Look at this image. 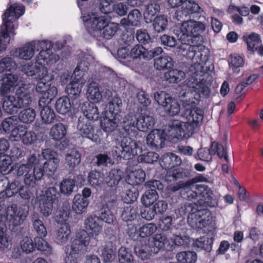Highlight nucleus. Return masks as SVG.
Segmentation results:
<instances>
[{
    "label": "nucleus",
    "instance_id": "obj_47",
    "mask_svg": "<svg viewBox=\"0 0 263 263\" xmlns=\"http://www.w3.org/2000/svg\"><path fill=\"white\" fill-rule=\"evenodd\" d=\"M35 110L30 107L22 110L18 114L19 120L25 124H29L32 122L35 118Z\"/></svg>",
    "mask_w": 263,
    "mask_h": 263
},
{
    "label": "nucleus",
    "instance_id": "obj_40",
    "mask_svg": "<svg viewBox=\"0 0 263 263\" xmlns=\"http://www.w3.org/2000/svg\"><path fill=\"white\" fill-rule=\"evenodd\" d=\"M71 107V105L68 97H60L56 101L55 108L59 114H66L70 110Z\"/></svg>",
    "mask_w": 263,
    "mask_h": 263
},
{
    "label": "nucleus",
    "instance_id": "obj_36",
    "mask_svg": "<svg viewBox=\"0 0 263 263\" xmlns=\"http://www.w3.org/2000/svg\"><path fill=\"white\" fill-rule=\"evenodd\" d=\"M147 50L142 45L137 44L134 46L130 50V60H128L127 65L129 67H133V64L132 61L134 60L143 59L145 60V55L146 54Z\"/></svg>",
    "mask_w": 263,
    "mask_h": 263
},
{
    "label": "nucleus",
    "instance_id": "obj_58",
    "mask_svg": "<svg viewBox=\"0 0 263 263\" xmlns=\"http://www.w3.org/2000/svg\"><path fill=\"white\" fill-rule=\"evenodd\" d=\"M27 128L25 125L22 124L16 125L11 132L10 139L15 141L22 140Z\"/></svg>",
    "mask_w": 263,
    "mask_h": 263
},
{
    "label": "nucleus",
    "instance_id": "obj_22",
    "mask_svg": "<svg viewBox=\"0 0 263 263\" xmlns=\"http://www.w3.org/2000/svg\"><path fill=\"white\" fill-rule=\"evenodd\" d=\"M17 77L11 73L6 74L0 80V94L3 96H9L8 94L16 87Z\"/></svg>",
    "mask_w": 263,
    "mask_h": 263
},
{
    "label": "nucleus",
    "instance_id": "obj_20",
    "mask_svg": "<svg viewBox=\"0 0 263 263\" xmlns=\"http://www.w3.org/2000/svg\"><path fill=\"white\" fill-rule=\"evenodd\" d=\"M165 135L163 130L153 129L147 136L146 143L151 148H162L165 140Z\"/></svg>",
    "mask_w": 263,
    "mask_h": 263
},
{
    "label": "nucleus",
    "instance_id": "obj_49",
    "mask_svg": "<svg viewBox=\"0 0 263 263\" xmlns=\"http://www.w3.org/2000/svg\"><path fill=\"white\" fill-rule=\"evenodd\" d=\"M48 104L45 103V105H39L41 107H42L41 110V116L45 123L52 122L55 118V112L53 109L47 105Z\"/></svg>",
    "mask_w": 263,
    "mask_h": 263
},
{
    "label": "nucleus",
    "instance_id": "obj_35",
    "mask_svg": "<svg viewBox=\"0 0 263 263\" xmlns=\"http://www.w3.org/2000/svg\"><path fill=\"white\" fill-rule=\"evenodd\" d=\"M122 105L121 100L119 98H115L107 105L106 116L119 118V113L121 111Z\"/></svg>",
    "mask_w": 263,
    "mask_h": 263
},
{
    "label": "nucleus",
    "instance_id": "obj_10",
    "mask_svg": "<svg viewBox=\"0 0 263 263\" xmlns=\"http://www.w3.org/2000/svg\"><path fill=\"white\" fill-rule=\"evenodd\" d=\"M211 213L207 210L199 209L188 216L189 225L194 229L199 230L206 228L212 222Z\"/></svg>",
    "mask_w": 263,
    "mask_h": 263
},
{
    "label": "nucleus",
    "instance_id": "obj_9",
    "mask_svg": "<svg viewBox=\"0 0 263 263\" xmlns=\"http://www.w3.org/2000/svg\"><path fill=\"white\" fill-rule=\"evenodd\" d=\"M5 214L6 215L4 216L3 218L10 226H18L25 221L28 212L25 208L13 203L7 207Z\"/></svg>",
    "mask_w": 263,
    "mask_h": 263
},
{
    "label": "nucleus",
    "instance_id": "obj_34",
    "mask_svg": "<svg viewBox=\"0 0 263 263\" xmlns=\"http://www.w3.org/2000/svg\"><path fill=\"white\" fill-rule=\"evenodd\" d=\"M119 121L117 117L106 116L101 121V127L105 132L111 133L118 126Z\"/></svg>",
    "mask_w": 263,
    "mask_h": 263
},
{
    "label": "nucleus",
    "instance_id": "obj_43",
    "mask_svg": "<svg viewBox=\"0 0 263 263\" xmlns=\"http://www.w3.org/2000/svg\"><path fill=\"white\" fill-rule=\"evenodd\" d=\"M185 77V73L181 70L172 69L166 72L163 79L170 83H177Z\"/></svg>",
    "mask_w": 263,
    "mask_h": 263
},
{
    "label": "nucleus",
    "instance_id": "obj_57",
    "mask_svg": "<svg viewBox=\"0 0 263 263\" xmlns=\"http://www.w3.org/2000/svg\"><path fill=\"white\" fill-rule=\"evenodd\" d=\"M160 10V6L156 3L147 5L144 12V18L147 23L152 21L151 17L154 16Z\"/></svg>",
    "mask_w": 263,
    "mask_h": 263
},
{
    "label": "nucleus",
    "instance_id": "obj_30",
    "mask_svg": "<svg viewBox=\"0 0 263 263\" xmlns=\"http://www.w3.org/2000/svg\"><path fill=\"white\" fill-rule=\"evenodd\" d=\"M67 131V126L63 123H59L51 127L49 132V135L55 141H60L65 137Z\"/></svg>",
    "mask_w": 263,
    "mask_h": 263
},
{
    "label": "nucleus",
    "instance_id": "obj_17",
    "mask_svg": "<svg viewBox=\"0 0 263 263\" xmlns=\"http://www.w3.org/2000/svg\"><path fill=\"white\" fill-rule=\"evenodd\" d=\"M49 43L47 45L46 47L40 48L41 50L39 53L37 55L35 60L37 63L40 66H45V64L51 65L55 63L59 60V56L52 52L51 50L52 44L50 42L43 40Z\"/></svg>",
    "mask_w": 263,
    "mask_h": 263
},
{
    "label": "nucleus",
    "instance_id": "obj_42",
    "mask_svg": "<svg viewBox=\"0 0 263 263\" xmlns=\"http://www.w3.org/2000/svg\"><path fill=\"white\" fill-rule=\"evenodd\" d=\"M123 175V172L120 170L112 169L108 174L105 178V182L109 186L117 185L121 180Z\"/></svg>",
    "mask_w": 263,
    "mask_h": 263
},
{
    "label": "nucleus",
    "instance_id": "obj_13",
    "mask_svg": "<svg viewBox=\"0 0 263 263\" xmlns=\"http://www.w3.org/2000/svg\"><path fill=\"white\" fill-rule=\"evenodd\" d=\"M47 45H49V43L44 41H33L26 44L22 47L16 49L12 54L21 59L29 60L35 51L40 50V47H46Z\"/></svg>",
    "mask_w": 263,
    "mask_h": 263
},
{
    "label": "nucleus",
    "instance_id": "obj_16",
    "mask_svg": "<svg viewBox=\"0 0 263 263\" xmlns=\"http://www.w3.org/2000/svg\"><path fill=\"white\" fill-rule=\"evenodd\" d=\"M21 70L28 76L37 75V77H41L45 78L46 80H53L54 76L52 74H49L48 69L45 66H40L37 62L32 61L23 65L22 66Z\"/></svg>",
    "mask_w": 263,
    "mask_h": 263
},
{
    "label": "nucleus",
    "instance_id": "obj_18",
    "mask_svg": "<svg viewBox=\"0 0 263 263\" xmlns=\"http://www.w3.org/2000/svg\"><path fill=\"white\" fill-rule=\"evenodd\" d=\"M203 9L194 1L185 0L181 7L176 11V18L180 21L190 15L194 13H201Z\"/></svg>",
    "mask_w": 263,
    "mask_h": 263
},
{
    "label": "nucleus",
    "instance_id": "obj_32",
    "mask_svg": "<svg viewBox=\"0 0 263 263\" xmlns=\"http://www.w3.org/2000/svg\"><path fill=\"white\" fill-rule=\"evenodd\" d=\"M145 179V173L142 169L135 170L128 173L126 181L128 184L133 185L142 183Z\"/></svg>",
    "mask_w": 263,
    "mask_h": 263
},
{
    "label": "nucleus",
    "instance_id": "obj_19",
    "mask_svg": "<svg viewBox=\"0 0 263 263\" xmlns=\"http://www.w3.org/2000/svg\"><path fill=\"white\" fill-rule=\"evenodd\" d=\"M84 226L87 233L92 236H97L103 230L102 224L99 216L90 215L84 221Z\"/></svg>",
    "mask_w": 263,
    "mask_h": 263
},
{
    "label": "nucleus",
    "instance_id": "obj_28",
    "mask_svg": "<svg viewBox=\"0 0 263 263\" xmlns=\"http://www.w3.org/2000/svg\"><path fill=\"white\" fill-rule=\"evenodd\" d=\"M180 158L173 153H166L162 157L160 164L165 169H171L179 165Z\"/></svg>",
    "mask_w": 263,
    "mask_h": 263
},
{
    "label": "nucleus",
    "instance_id": "obj_3",
    "mask_svg": "<svg viewBox=\"0 0 263 263\" xmlns=\"http://www.w3.org/2000/svg\"><path fill=\"white\" fill-rule=\"evenodd\" d=\"M24 11L23 5L15 4L10 6L3 15V24L0 27V51L6 49L9 43L10 35L15 34L13 22L22 15Z\"/></svg>",
    "mask_w": 263,
    "mask_h": 263
},
{
    "label": "nucleus",
    "instance_id": "obj_52",
    "mask_svg": "<svg viewBox=\"0 0 263 263\" xmlns=\"http://www.w3.org/2000/svg\"><path fill=\"white\" fill-rule=\"evenodd\" d=\"M82 85L81 83L74 82V81L70 82L66 87V92L68 96L71 98H77L81 92Z\"/></svg>",
    "mask_w": 263,
    "mask_h": 263
},
{
    "label": "nucleus",
    "instance_id": "obj_24",
    "mask_svg": "<svg viewBox=\"0 0 263 263\" xmlns=\"http://www.w3.org/2000/svg\"><path fill=\"white\" fill-rule=\"evenodd\" d=\"M22 185L18 180L9 182L7 179L0 180V192H5L7 197H11L18 193Z\"/></svg>",
    "mask_w": 263,
    "mask_h": 263
},
{
    "label": "nucleus",
    "instance_id": "obj_50",
    "mask_svg": "<svg viewBox=\"0 0 263 263\" xmlns=\"http://www.w3.org/2000/svg\"><path fill=\"white\" fill-rule=\"evenodd\" d=\"M16 67L17 65L16 63L11 57H5L0 61V73L5 71H13Z\"/></svg>",
    "mask_w": 263,
    "mask_h": 263
},
{
    "label": "nucleus",
    "instance_id": "obj_2",
    "mask_svg": "<svg viewBox=\"0 0 263 263\" xmlns=\"http://www.w3.org/2000/svg\"><path fill=\"white\" fill-rule=\"evenodd\" d=\"M181 116L187 121L183 122L179 120L171 121L166 129V134L177 139H187L194 133L195 129L202 123L203 111L198 108L183 106Z\"/></svg>",
    "mask_w": 263,
    "mask_h": 263
},
{
    "label": "nucleus",
    "instance_id": "obj_59",
    "mask_svg": "<svg viewBox=\"0 0 263 263\" xmlns=\"http://www.w3.org/2000/svg\"><path fill=\"white\" fill-rule=\"evenodd\" d=\"M60 160L59 159H54L53 160H49L44 163L43 172L44 171L48 175L51 176L54 174L59 165Z\"/></svg>",
    "mask_w": 263,
    "mask_h": 263
},
{
    "label": "nucleus",
    "instance_id": "obj_8",
    "mask_svg": "<svg viewBox=\"0 0 263 263\" xmlns=\"http://www.w3.org/2000/svg\"><path fill=\"white\" fill-rule=\"evenodd\" d=\"M40 80L36 86V90L38 93L42 94L39 101V105H45V103H50L58 94L57 87L52 85L53 80H47L45 78L38 77Z\"/></svg>",
    "mask_w": 263,
    "mask_h": 263
},
{
    "label": "nucleus",
    "instance_id": "obj_12",
    "mask_svg": "<svg viewBox=\"0 0 263 263\" xmlns=\"http://www.w3.org/2000/svg\"><path fill=\"white\" fill-rule=\"evenodd\" d=\"M83 21L89 33L99 40V33L108 22L106 16L98 15L95 14L83 16Z\"/></svg>",
    "mask_w": 263,
    "mask_h": 263
},
{
    "label": "nucleus",
    "instance_id": "obj_21",
    "mask_svg": "<svg viewBox=\"0 0 263 263\" xmlns=\"http://www.w3.org/2000/svg\"><path fill=\"white\" fill-rule=\"evenodd\" d=\"M82 181H84L83 176L80 174L73 176L72 178L70 176L64 178L60 184V192L65 196H69L73 192L76 182L79 181L81 183Z\"/></svg>",
    "mask_w": 263,
    "mask_h": 263
},
{
    "label": "nucleus",
    "instance_id": "obj_1",
    "mask_svg": "<svg viewBox=\"0 0 263 263\" xmlns=\"http://www.w3.org/2000/svg\"><path fill=\"white\" fill-rule=\"evenodd\" d=\"M205 30V25L201 22L193 20L183 21L180 24L176 25L174 32L178 40L183 46L187 47L186 55L189 59L194 61L198 70L195 71L187 83V89L182 90L179 93L180 99L184 101L194 98L198 99L201 95L208 96L210 89L206 83L205 75L201 71L202 65L199 58L202 53L199 51L203 40L202 33Z\"/></svg>",
    "mask_w": 263,
    "mask_h": 263
},
{
    "label": "nucleus",
    "instance_id": "obj_55",
    "mask_svg": "<svg viewBox=\"0 0 263 263\" xmlns=\"http://www.w3.org/2000/svg\"><path fill=\"white\" fill-rule=\"evenodd\" d=\"M17 124V118L16 116H11L5 118L1 123V126L5 133L12 132Z\"/></svg>",
    "mask_w": 263,
    "mask_h": 263
},
{
    "label": "nucleus",
    "instance_id": "obj_61",
    "mask_svg": "<svg viewBox=\"0 0 263 263\" xmlns=\"http://www.w3.org/2000/svg\"><path fill=\"white\" fill-rule=\"evenodd\" d=\"M159 155L155 152H149L140 155L138 161L141 163H153L159 159Z\"/></svg>",
    "mask_w": 263,
    "mask_h": 263
},
{
    "label": "nucleus",
    "instance_id": "obj_51",
    "mask_svg": "<svg viewBox=\"0 0 263 263\" xmlns=\"http://www.w3.org/2000/svg\"><path fill=\"white\" fill-rule=\"evenodd\" d=\"M168 21L164 15H160L155 17L153 21V26L157 32L164 31L167 28Z\"/></svg>",
    "mask_w": 263,
    "mask_h": 263
},
{
    "label": "nucleus",
    "instance_id": "obj_25",
    "mask_svg": "<svg viewBox=\"0 0 263 263\" xmlns=\"http://www.w3.org/2000/svg\"><path fill=\"white\" fill-rule=\"evenodd\" d=\"M43 176L42 168L34 166V168L24 177V182L28 187L33 188L37 185Z\"/></svg>",
    "mask_w": 263,
    "mask_h": 263
},
{
    "label": "nucleus",
    "instance_id": "obj_38",
    "mask_svg": "<svg viewBox=\"0 0 263 263\" xmlns=\"http://www.w3.org/2000/svg\"><path fill=\"white\" fill-rule=\"evenodd\" d=\"M119 29V24L108 22L105 26L99 33V37H102L106 40L112 39Z\"/></svg>",
    "mask_w": 263,
    "mask_h": 263
},
{
    "label": "nucleus",
    "instance_id": "obj_15",
    "mask_svg": "<svg viewBox=\"0 0 263 263\" xmlns=\"http://www.w3.org/2000/svg\"><path fill=\"white\" fill-rule=\"evenodd\" d=\"M90 240V237L89 234L85 231L82 230L77 234L71 245L65 247V249L72 253L73 252L74 254L81 255L87 251Z\"/></svg>",
    "mask_w": 263,
    "mask_h": 263
},
{
    "label": "nucleus",
    "instance_id": "obj_60",
    "mask_svg": "<svg viewBox=\"0 0 263 263\" xmlns=\"http://www.w3.org/2000/svg\"><path fill=\"white\" fill-rule=\"evenodd\" d=\"M120 263H134V259L130 252L125 247H121L118 251Z\"/></svg>",
    "mask_w": 263,
    "mask_h": 263
},
{
    "label": "nucleus",
    "instance_id": "obj_4",
    "mask_svg": "<svg viewBox=\"0 0 263 263\" xmlns=\"http://www.w3.org/2000/svg\"><path fill=\"white\" fill-rule=\"evenodd\" d=\"M121 124L127 135L136 137L139 130L145 132L152 128L155 124V120L152 116L145 114H141L139 117L130 114L125 116Z\"/></svg>",
    "mask_w": 263,
    "mask_h": 263
},
{
    "label": "nucleus",
    "instance_id": "obj_46",
    "mask_svg": "<svg viewBox=\"0 0 263 263\" xmlns=\"http://www.w3.org/2000/svg\"><path fill=\"white\" fill-rule=\"evenodd\" d=\"M87 93L88 99L94 102H99L102 99V93L99 90L98 85L95 82H92L89 85Z\"/></svg>",
    "mask_w": 263,
    "mask_h": 263
},
{
    "label": "nucleus",
    "instance_id": "obj_56",
    "mask_svg": "<svg viewBox=\"0 0 263 263\" xmlns=\"http://www.w3.org/2000/svg\"><path fill=\"white\" fill-rule=\"evenodd\" d=\"M157 230V226L153 223L145 224L140 227L138 230L139 235L142 238L150 236Z\"/></svg>",
    "mask_w": 263,
    "mask_h": 263
},
{
    "label": "nucleus",
    "instance_id": "obj_5",
    "mask_svg": "<svg viewBox=\"0 0 263 263\" xmlns=\"http://www.w3.org/2000/svg\"><path fill=\"white\" fill-rule=\"evenodd\" d=\"M32 99L24 87L16 89L15 96H6L2 99L3 108L9 114L17 112L18 109L28 107Z\"/></svg>",
    "mask_w": 263,
    "mask_h": 263
},
{
    "label": "nucleus",
    "instance_id": "obj_29",
    "mask_svg": "<svg viewBox=\"0 0 263 263\" xmlns=\"http://www.w3.org/2000/svg\"><path fill=\"white\" fill-rule=\"evenodd\" d=\"M81 109L85 117L83 118H87L88 120H96L99 118L98 109L94 103L85 102L83 104Z\"/></svg>",
    "mask_w": 263,
    "mask_h": 263
},
{
    "label": "nucleus",
    "instance_id": "obj_41",
    "mask_svg": "<svg viewBox=\"0 0 263 263\" xmlns=\"http://www.w3.org/2000/svg\"><path fill=\"white\" fill-rule=\"evenodd\" d=\"M138 216V209L136 205L129 204L124 208L121 217L124 221L134 220Z\"/></svg>",
    "mask_w": 263,
    "mask_h": 263
},
{
    "label": "nucleus",
    "instance_id": "obj_6",
    "mask_svg": "<svg viewBox=\"0 0 263 263\" xmlns=\"http://www.w3.org/2000/svg\"><path fill=\"white\" fill-rule=\"evenodd\" d=\"M119 205V201L115 195L105 196L99 211V218L108 224H114L116 220L114 212Z\"/></svg>",
    "mask_w": 263,
    "mask_h": 263
},
{
    "label": "nucleus",
    "instance_id": "obj_26",
    "mask_svg": "<svg viewBox=\"0 0 263 263\" xmlns=\"http://www.w3.org/2000/svg\"><path fill=\"white\" fill-rule=\"evenodd\" d=\"M195 189L197 193L202 197L200 199L204 203H206L211 206H214L216 203V198L213 194V192L206 185H197Z\"/></svg>",
    "mask_w": 263,
    "mask_h": 263
},
{
    "label": "nucleus",
    "instance_id": "obj_7",
    "mask_svg": "<svg viewBox=\"0 0 263 263\" xmlns=\"http://www.w3.org/2000/svg\"><path fill=\"white\" fill-rule=\"evenodd\" d=\"M138 143L130 138L124 137L121 141L113 147V156L117 158L129 159L137 155Z\"/></svg>",
    "mask_w": 263,
    "mask_h": 263
},
{
    "label": "nucleus",
    "instance_id": "obj_63",
    "mask_svg": "<svg viewBox=\"0 0 263 263\" xmlns=\"http://www.w3.org/2000/svg\"><path fill=\"white\" fill-rule=\"evenodd\" d=\"M43 237H37L34 239L35 246L39 250L44 252L45 254H50L52 251V248L49 244L45 240L43 239Z\"/></svg>",
    "mask_w": 263,
    "mask_h": 263
},
{
    "label": "nucleus",
    "instance_id": "obj_53",
    "mask_svg": "<svg viewBox=\"0 0 263 263\" xmlns=\"http://www.w3.org/2000/svg\"><path fill=\"white\" fill-rule=\"evenodd\" d=\"M213 241L212 238L202 237L196 240L194 242V245L199 249H203L207 252H210L212 249Z\"/></svg>",
    "mask_w": 263,
    "mask_h": 263
},
{
    "label": "nucleus",
    "instance_id": "obj_33",
    "mask_svg": "<svg viewBox=\"0 0 263 263\" xmlns=\"http://www.w3.org/2000/svg\"><path fill=\"white\" fill-rule=\"evenodd\" d=\"M89 65V62L85 60L80 61L74 69L73 74L71 75L72 81L79 82L83 85L85 81L82 79L84 72L86 70Z\"/></svg>",
    "mask_w": 263,
    "mask_h": 263
},
{
    "label": "nucleus",
    "instance_id": "obj_39",
    "mask_svg": "<svg viewBox=\"0 0 263 263\" xmlns=\"http://www.w3.org/2000/svg\"><path fill=\"white\" fill-rule=\"evenodd\" d=\"M88 204V201L81 194H77L73 199L72 210L78 214L83 213Z\"/></svg>",
    "mask_w": 263,
    "mask_h": 263
},
{
    "label": "nucleus",
    "instance_id": "obj_62",
    "mask_svg": "<svg viewBox=\"0 0 263 263\" xmlns=\"http://www.w3.org/2000/svg\"><path fill=\"white\" fill-rule=\"evenodd\" d=\"M3 230L0 229V250L7 252L11 248L12 242Z\"/></svg>",
    "mask_w": 263,
    "mask_h": 263
},
{
    "label": "nucleus",
    "instance_id": "obj_45",
    "mask_svg": "<svg viewBox=\"0 0 263 263\" xmlns=\"http://www.w3.org/2000/svg\"><path fill=\"white\" fill-rule=\"evenodd\" d=\"M173 66V59L167 55L160 57L155 60L154 66L158 70L170 68Z\"/></svg>",
    "mask_w": 263,
    "mask_h": 263
},
{
    "label": "nucleus",
    "instance_id": "obj_27",
    "mask_svg": "<svg viewBox=\"0 0 263 263\" xmlns=\"http://www.w3.org/2000/svg\"><path fill=\"white\" fill-rule=\"evenodd\" d=\"M71 231L70 226L67 223L61 224L55 231L54 234L55 240L59 244L63 245L69 239Z\"/></svg>",
    "mask_w": 263,
    "mask_h": 263
},
{
    "label": "nucleus",
    "instance_id": "obj_44",
    "mask_svg": "<svg viewBox=\"0 0 263 263\" xmlns=\"http://www.w3.org/2000/svg\"><path fill=\"white\" fill-rule=\"evenodd\" d=\"M176 258L178 263H195L197 256L193 251H182L176 254Z\"/></svg>",
    "mask_w": 263,
    "mask_h": 263
},
{
    "label": "nucleus",
    "instance_id": "obj_11",
    "mask_svg": "<svg viewBox=\"0 0 263 263\" xmlns=\"http://www.w3.org/2000/svg\"><path fill=\"white\" fill-rule=\"evenodd\" d=\"M77 129L79 134L82 137L88 138L96 143L100 142L101 130L95 128L88 119L79 118Z\"/></svg>",
    "mask_w": 263,
    "mask_h": 263
},
{
    "label": "nucleus",
    "instance_id": "obj_64",
    "mask_svg": "<svg viewBox=\"0 0 263 263\" xmlns=\"http://www.w3.org/2000/svg\"><path fill=\"white\" fill-rule=\"evenodd\" d=\"M229 65L232 68L234 72L238 73L239 70L238 68L241 67L243 65V60L239 55L237 54L232 55L229 58Z\"/></svg>",
    "mask_w": 263,
    "mask_h": 263
},
{
    "label": "nucleus",
    "instance_id": "obj_48",
    "mask_svg": "<svg viewBox=\"0 0 263 263\" xmlns=\"http://www.w3.org/2000/svg\"><path fill=\"white\" fill-rule=\"evenodd\" d=\"M163 108L164 110L171 116L177 115L182 110L178 101L172 97L165 103Z\"/></svg>",
    "mask_w": 263,
    "mask_h": 263
},
{
    "label": "nucleus",
    "instance_id": "obj_14",
    "mask_svg": "<svg viewBox=\"0 0 263 263\" xmlns=\"http://www.w3.org/2000/svg\"><path fill=\"white\" fill-rule=\"evenodd\" d=\"M149 242L151 244L152 251H153L154 254H157L161 250L173 251L172 237L165 233L155 234L151 238Z\"/></svg>",
    "mask_w": 263,
    "mask_h": 263
},
{
    "label": "nucleus",
    "instance_id": "obj_31",
    "mask_svg": "<svg viewBox=\"0 0 263 263\" xmlns=\"http://www.w3.org/2000/svg\"><path fill=\"white\" fill-rule=\"evenodd\" d=\"M134 251L137 256L143 260L148 259L153 253L149 242L148 244L139 242L135 247Z\"/></svg>",
    "mask_w": 263,
    "mask_h": 263
},
{
    "label": "nucleus",
    "instance_id": "obj_54",
    "mask_svg": "<svg viewBox=\"0 0 263 263\" xmlns=\"http://www.w3.org/2000/svg\"><path fill=\"white\" fill-rule=\"evenodd\" d=\"M157 191H146L141 198V202L145 206L152 205L158 199Z\"/></svg>",
    "mask_w": 263,
    "mask_h": 263
},
{
    "label": "nucleus",
    "instance_id": "obj_23",
    "mask_svg": "<svg viewBox=\"0 0 263 263\" xmlns=\"http://www.w3.org/2000/svg\"><path fill=\"white\" fill-rule=\"evenodd\" d=\"M243 37L249 51L256 52L259 55L263 56V46H261V40L258 34L252 33Z\"/></svg>",
    "mask_w": 263,
    "mask_h": 263
},
{
    "label": "nucleus",
    "instance_id": "obj_37",
    "mask_svg": "<svg viewBox=\"0 0 263 263\" xmlns=\"http://www.w3.org/2000/svg\"><path fill=\"white\" fill-rule=\"evenodd\" d=\"M65 160L69 168H74L81 162V154L76 149L71 150L65 155Z\"/></svg>",
    "mask_w": 263,
    "mask_h": 263
}]
</instances>
